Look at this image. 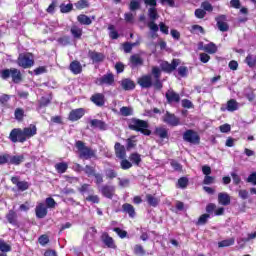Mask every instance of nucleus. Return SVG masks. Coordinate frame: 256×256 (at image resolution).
<instances>
[{"label": "nucleus", "mask_w": 256, "mask_h": 256, "mask_svg": "<svg viewBox=\"0 0 256 256\" xmlns=\"http://www.w3.org/2000/svg\"><path fill=\"white\" fill-rule=\"evenodd\" d=\"M84 115H85V109L77 108L72 110L69 113L68 119L69 121L75 122V121H79V119H81Z\"/></svg>", "instance_id": "22"}, {"label": "nucleus", "mask_w": 256, "mask_h": 256, "mask_svg": "<svg viewBox=\"0 0 256 256\" xmlns=\"http://www.w3.org/2000/svg\"><path fill=\"white\" fill-rule=\"evenodd\" d=\"M93 177H94V183L99 189V187H101V185H103L105 181V179L103 178V174L96 172Z\"/></svg>", "instance_id": "45"}, {"label": "nucleus", "mask_w": 256, "mask_h": 256, "mask_svg": "<svg viewBox=\"0 0 256 256\" xmlns=\"http://www.w3.org/2000/svg\"><path fill=\"white\" fill-rule=\"evenodd\" d=\"M16 121H23L25 119V110L23 108H16L14 111Z\"/></svg>", "instance_id": "42"}, {"label": "nucleus", "mask_w": 256, "mask_h": 256, "mask_svg": "<svg viewBox=\"0 0 256 256\" xmlns=\"http://www.w3.org/2000/svg\"><path fill=\"white\" fill-rule=\"evenodd\" d=\"M153 135L155 137H158L160 141H169V129H167L165 126H157L155 127L153 131Z\"/></svg>", "instance_id": "14"}, {"label": "nucleus", "mask_w": 256, "mask_h": 256, "mask_svg": "<svg viewBox=\"0 0 256 256\" xmlns=\"http://www.w3.org/2000/svg\"><path fill=\"white\" fill-rule=\"evenodd\" d=\"M0 77L4 81L7 79H12L16 85L23 81V74H21V70L17 68H6L0 71Z\"/></svg>", "instance_id": "4"}, {"label": "nucleus", "mask_w": 256, "mask_h": 256, "mask_svg": "<svg viewBox=\"0 0 256 256\" xmlns=\"http://www.w3.org/2000/svg\"><path fill=\"white\" fill-rule=\"evenodd\" d=\"M187 185H189V179L187 177H181L178 179V186L180 189H186Z\"/></svg>", "instance_id": "54"}, {"label": "nucleus", "mask_w": 256, "mask_h": 256, "mask_svg": "<svg viewBox=\"0 0 256 256\" xmlns=\"http://www.w3.org/2000/svg\"><path fill=\"white\" fill-rule=\"evenodd\" d=\"M108 31L109 38L112 39V41H115L121 37V35H119V31H117V28L113 24L108 25Z\"/></svg>", "instance_id": "32"}, {"label": "nucleus", "mask_w": 256, "mask_h": 256, "mask_svg": "<svg viewBox=\"0 0 256 256\" xmlns=\"http://www.w3.org/2000/svg\"><path fill=\"white\" fill-rule=\"evenodd\" d=\"M12 250L11 245H9L5 240L0 239V251L1 253H10Z\"/></svg>", "instance_id": "46"}, {"label": "nucleus", "mask_w": 256, "mask_h": 256, "mask_svg": "<svg viewBox=\"0 0 256 256\" xmlns=\"http://www.w3.org/2000/svg\"><path fill=\"white\" fill-rule=\"evenodd\" d=\"M60 11L61 13H71V11H73V4L69 3V4H62L60 5Z\"/></svg>", "instance_id": "53"}, {"label": "nucleus", "mask_w": 256, "mask_h": 256, "mask_svg": "<svg viewBox=\"0 0 256 256\" xmlns=\"http://www.w3.org/2000/svg\"><path fill=\"white\" fill-rule=\"evenodd\" d=\"M35 213L37 219H45L48 213L47 206L45 205V203H39L35 208Z\"/></svg>", "instance_id": "23"}, {"label": "nucleus", "mask_w": 256, "mask_h": 256, "mask_svg": "<svg viewBox=\"0 0 256 256\" xmlns=\"http://www.w3.org/2000/svg\"><path fill=\"white\" fill-rule=\"evenodd\" d=\"M101 241L106 247H108V249H117V244H115L113 237L109 236V233L103 232L101 235Z\"/></svg>", "instance_id": "17"}, {"label": "nucleus", "mask_w": 256, "mask_h": 256, "mask_svg": "<svg viewBox=\"0 0 256 256\" xmlns=\"http://www.w3.org/2000/svg\"><path fill=\"white\" fill-rule=\"evenodd\" d=\"M99 193L106 199H113L115 197V186L105 184L98 188Z\"/></svg>", "instance_id": "12"}, {"label": "nucleus", "mask_w": 256, "mask_h": 256, "mask_svg": "<svg viewBox=\"0 0 256 256\" xmlns=\"http://www.w3.org/2000/svg\"><path fill=\"white\" fill-rule=\"evenodd\" d=\"M162 122L169 127H179V125H181V118L169 111H166L162 116Z\"/></svg>", "instance_id": "9"}, {"label": "nucleus", "mask_w": 256, "mask_h": 256, "mask_svg": "<svg viewBox=\"0 0 256 256\" xmlns=\"http://www.w3.org/2000/svg\"><path fill=\"white\" fill-rule=\"evenodd\" d=\"M38 243L42 245V247H45L49 243V236L47 234L41 235L38 238Z\"/></svg>", "instance_id": "57"}, {"label": "nucleus", "mask_w": 256, "mask_h": 256, "mask_svg": "<svg viewBox=\"0 0 256 256\" xmlns=\"http://www.w3.org/2000/svg\"><path fill=\"white\" fill-rule=\"evenodd\" d=\"M25 161V155H11L9 153L0 154V165H14L19 167Z\"/></svg>", "instance_id": "5"}, {"label": "nucleus", "mask_w": 256, "mask_h": 256, "mask_svg": "<svg viewBox=\"0 0 256 256\" xmlns=\"http://www.w3.org/2000/svg\"><path fill=\"white\" fill-rule=\"evenodd\" d=\"M247 183H252V185H256V172H253L248 176Z\"/></svg>", "instance_id": "64"}, {"label": "nucleus", "mask_w": 256, "mask_h": 256, "mask_svg": "<svg viewBox=\"0 0 256 256\" xmlns=\"http://www.w3.org/2000/svg\"><path fill=\"white\" fill-rule=\"evenodd\" d=\"M146 201L149 205V207H159V203H161V200L152 194H146Z\"/></svg>", "instance_id": "31"}, {"label": "nucleus", "mask_w": 256, "mask_h": 256, "mask_svg": "<svg viewBox=\"0 0 256 256\" xmlns=\"http://www.w3.org/2000/svg\"><path fill=\"white\" fill-rule=\"evenodd\" d=\"M194 15L197 19H204L207 15V12H205L204 9L198 8L195 10Z\"/></svg>", "instance_id": "56"}, {"label": "nucleus", "mask_w": 256, "mask_h": 256, "mask_svg": "<svg viewBox=\"0 0 256 256\" xmlns=\"http://www.w3.org/2000/svg\"><path fill=\"white\" fill-rule=\"evenodd\" d=\"M231 245H235V238H229L218 242V247L220 248L231 247Z\"/></svg>", "instance_id": "49"}, {"label": "nucleus", "mask_w": 256, "mask_h": 256, "mask_svg": "<svg viewBox=\"0 0 256 256\" xmlns=\"http://www.w3.org/2000/svg\"><path fill=\"white\" fill-rule=\"evenodd\" d=\"M83 171L87 175V177H94L95 174L97 173V170L95 169V167L91 165H86Z\"/></svg>", "instance_id": "48"}, {"label": "nucleus", "mask_w": 256, "mask_h": 256, "mask_svg": "<svg viewBox=\"0 0 256 256\" xmlns=\"http://www.w3.org/2000/svg\"><path fill=\"white\" fill-rule=\"evenodd\" d=\"M35 135H37V126L35 124H30L23 129L13 128L10 131L8 139L11 143H25L27 139H31V137H35Z\"/></svg>", "instance_id": "2"}, {"label": "nucleus", "mask_w": 256, "mask_h": 256, "mask_svg": "<svg viewBox=\"0 0 256 256\" xmlns=\"http://www.w3.org/2000/svg\"><path fill=\"white\" fill-rule=\"evenodd\" d=\"M54 167L57 173L63 175V173H67V170L69 169V164H67V162H59L56 163Z\"/></svg>", "instance_id": "33"}, {"label": "nucleus", "mask_w": 256, "mask_h": 256, "mask_svg": "<svg viewBox=\"0 0 256 256\" xmlns=\"http://www.w3.org/2000/svg\"><path fill=\"white\" fill-rule=\"evenodd\" d=\"M120 167L123 171H127L133 167V163L126 158L121 159Z\"/></svg>", "instance_id": "43"}, {"label": "nucleus", "mask_w": 256, "mask_h": 256, "mask_svg": "<svg viewBox=\"0 0 256 256\" xmlns=\"http://www.w3.org/2000/svg\"><path fill=\"white\" fill-rule=\"evenodd\" d=\"M217 209V205L215 203H209L206 206V215H211L212 213H215V210Z\"/></svg>", "instance_id": "59"}, {"label": "nucleus", "mask_w": 256, "mask_h": 256, "mask_svg": "<svg viewBox=\"0 0 256 256\" xmlns=\"http://www.w3.org/2000/svg\"><path fill=\"white\" fill-rule=\"evenodd\" d=\"M120 113L121 115H123V117H129V115H131L132 110L131 108L124 106L122 108H120Z\"/></svg>", "instance_id": "63"}, {"label": "nucleus", "mask_w": 256, "mask_h": 256, "mask_svg": "<svg viewBox=\"0 0 256 256\" xmlns=\"http://www.w3.org/2000/svg\"><path fill=\"white\" fill-rule=\"evenodd\" d=\"M69 70L73 75H80V73H83V66L81 65V62L73 60L69 65Z\"/></svg>", "instance_id": "25"}, {"label": "nucleus", "mask_w": 256, "mask_h": 256, "mask_svg": "<svg viewBox=\"0 0 256 256\" xmlns=\"http://www.w3.org/2000/svg\"><path fill=\"white\" fill-rule=\"evenodd\" d=\"M129 160H130V163H132V165H136L137 167H139L142 161L141 154L137 152L131 153L129 156Z\"/></svg>", "instance_id": "35"}, {"label": "nucleus", "mask_w": 256, "mask_h": 256, "mask_svg": "<svg viewBox=\"0 0 256 256\" xmlns=\"http://www.w3.org/2000/svg\"><path fill=\"white\" fill-rule=\"evenodd\" d=\"M88 57L92 63H103V61H105V54L95 50H89Z\"/></svg>", "instance_id": "18"}, {"label": "nucleus", "mask_w": 256, "mask_h": 256, "mask_svg": "<svg viewBox=\"0 0 256 256\" xmlns=\"http://www.w3.org/2000/svg\"><path fill=\"white\" fill-rule=\"evenodd\" d=\"M122 212L126 213L130 219H135L137 215V212H135V207L129 203H124L122 205Z\"/></svg>", "instance_id": "24"}, {"label": "nucleus", "mask_w": 256, "mask_h": 256, "mask_svg": "<svg viewBox=\"0 0 256 256\" xmlns=\"http://www.w3.org/2000/svg\"><path fill=\"white\" fill-rule=\"evenodd\" d=\"M90 101L96 105V107H105V94L95 93L90 97Z\"/></svg>", "instance_id": "20"}, {"label": "nucleus", "mask_w": 256, "mask_h": 256, "mask_svg": "<svg viewBox=\"0 0 256 256\" xmlns=\"http://www.w3.org/2000/svg\"><path fill=\"white\" fill-rule=\"evenodd\" d=\"M218 203L219 205H223L227 207V205H231V196L225 192H220L218 194Z\"/></svg>", "instance_id": "27"}, {"label": "nucleus", "mask_w": 256, "mask_h": 256, "mask_svg": "<svg viewBox=\"0 0 256 256\" xmlns=\"http://www.w3.org/2000/svg\"><path fill=\"white\" fill-rule=\"evenodd\" d=\"M70 32L74 39H81L83 37V29L79 28V26H72Z\"/></svg>", "instance_id": "36"}, {"label": "nucleus", "mask_w": 256, "mask_h": 256, "mask_svg": "<svg viewBox=\"0 0 256 256\" xmlns=\"http://www.w3.org/2000/svg\"><path fill=\"white\" fill-rule=\"evenodd\" d=\"M78 191L80 194L85 195L87 193L91 194V193H95V190H93V188H91L90 184L84 183L82 184L79 188Z\"/></svg>", "instance_id": "37"}, {"label": "nucleus", "mask_w": 256, "mask_h": 256, "mask_svg": "<svg viewBox=\"0 0 256 256\" xmlns=\"http://www.w3.org/2000/svg\"><path fill=\"white\" fill-rule=\"evenodd\" d=\"M130 64L132 69H135V67H141V65H143V58H141L139 54H133L130 56Z\"/></svg>", "instance_id": "29"}, {"label": "nucleus", "mask_w": 256, "mask_h": 256, "mask_svg": "<svg viewBox=\"0 0 256 256\" xmlns=\"http://www.w3.org/2000/svg\"><path fill=\"white\" fill-rule=\"evenodd\" d=\"M113 231H114V233H117V235L120 237V239H125V237H127V231H125L119 227L113 228Z\"/></svg>", "instance_id": "58"}, {"label": "nucleus", "mask_w": 256, "mask_h": 256, "mask_svg": "<svg viewBox=\"0 0 256 256\" xmlns=\"http://www.w3.org/2000/svg\"><path fill=\"white\" fill-rule=\"evenodd\" d=\"M18 67L22 69H31L35 65V60L33 59V53H22L19 54L17 59Z\"/></svg>", "instance_id": "7"}, {"label": "nucleus", "mask_w": 256, "mask_h": 256, "mask_svg": "<svg viewBox=\"0 0 256 256\" xmlns=\"http://www.w3.org/2000/svg\"><path fill=\"white\" fill-rule=\"evenodd\" d=\"M216 25L222 33L229 31V24L227 23V15L221 14L215 17Z\"/></svg>", "instance_id": "13"}, {"label": "nucleus", "mask_w": 256, "mask_h": 256, "mask_svg": "<svg viewBox=\"0 0 256 256\" xmlns=\"http://www.w3.org/2000/svg\"><path fill=\"white\" fill-rule=\"evenodd\" d=\"M148 17L150 19V22H148V27L150 31H153V33H157V31H159V25L155 23V20L159 19V12H157L156 7H150L148 9Z\"/></svg>", "instance_id": "8"}, {"label": "nucleus", "mask_w": 256, "mask_h": 256, "mask_svg": "<svg viewBox=\"0 0 256 256\" xmlns=\"http://www.w3.org/2000/svg\"><path fill=\"white\" fill-rule=\"evenodd\" d=\"M85 201L94 205H99V203H101V198L99 195L91 193L85 198Z\"/></svg>", "instance_id": "39"}, {"label": "nucleus", "mask_w": 256, "mask_h": 256, "mask_svg": "<svg viewBox=\"0 0 256 256\" xmlns=\"http://www.w3.org/2000/svg\"><path fill=\"white\" fill-rule=\"evenodd\" d=\"M77 21L80 25H91V23H93V20H91V18L85 14L78 15Z\"/></svg>", "instance_id": "38"}, {"label": "nucleus", "mask_w": 256, "mask_h": 256, "mask_svg": "<svg viewBox=\"0 0 256 256\" xmlns=\"http://www.w3.org/2000/svg\"><path fill=\"white\" fill-rule=\"evenodd\" d=\"M10 100H11V95L9 94H2L0 96V104L2 105V107H7V103H9Z\"/></svg>", "instance_id": "52"}, {"label": "nucleus", "mask_w": 256, "mask_h": 256, "mask_svg": "<svg viewBox=\"0 0 256 256\" xmlns=\"http://www.w3.org/2000/svg\"><path fill=\"white\" fill-rule=\"evenodd\" d=\"M209 219H211V215L210 214H202L200 215V217L198 218L196 225H207V223L209 222Z\"/></svg>", "instance_id": "41"}, {"label": "nucleus", "mask_w": 256, "mask_h": 256, "mask_svg": "<svg viewBox=\"0 0 256 256\" xmlns=\"http://www.w3.org/2000/svg\"><path fill=\"white\" fill-rule=\"evenodd\" d=\"M168 105H173V103H180L181 96L179 93L175 92L173 89L167 90L165 94Z\"/></svg>", "instance_id": "15"}, {"label": "nucleus", "mask_w": 256, "mask_h": 256, "mask_svg": "<svg viewBox=\"0 0 256 256\" xmlns=\"http://www.w3.org/2000/svg\"><path fill=\"white\" fill-rule=\"evenodd\" d=\"M205 53H209V55H215L217 53V45L215 43L210 42L204 46Z\"/></svg>", "instance_id": "40"}, {"label": "nucleus", "mask_w": 256, "mask_h": 256, "mask_svg": "<svg viewBox=\"0 0 256 256\" xmlns=\"http://www.w3.org/2000/svg\"><path fill=\"white\" fill-rule=\"evenodd\" d=\"M115 156L117 159H125L127 157V149L123 144L116 142L114 145Z\"/></svg>", "instance_id": "21"}, {"label": "nucleus", "mask_w": 256, "mask_h": 256, "mask_svg": "<svg viewBox=\"0 0 256 256\" xmlns=\"http://www.w3.org/2000/svg\"><path fill=\"white\" fill-rule=\"evenodd\" d=\"M183 140L192 145H199L201 143V136L195 130L188 129L183 133Z\"/></svg>", "instance_id": "10"}, {"label": "nucleus", "mask_w": 256, "mask_h": 256, "mask_svg": "<svg viewBox=\"0 0 256 256\" xmlns=\"http://www.w3.org/2000/svg\"><path fill=\"white\" fill-rule=\"evenodd\" d=\"M180 63L181 60L175 58L172 59L171 63L168 61H163L160 64L161 69L157 66H153L151 74L141 76L138 78L137 83L141 89H151V87H154L156 91H161V89H163V82H161V71L171 74L173 71L177 70Z\"/></svg>", "instance_id": "1"}, {"label": "nucleus", "mask_w": 256, "mask_h": 256, "mask_svg": "<svg viewBox=\"0 0 256 256\" xmlns=\"http://www.w3.org/2000/svg\"><path fill=\"white\" fill-rule=\"evenodd\" d=\"M90 126L93 129H99L100 131H107V124L103 120L92 119L90 120Z\"/></svg>", "instance_id": "26"}, {"label": "nucleus", "mask_w": 256, "mask_h": 256, "mask_svg": "<svg viewBox=\"0 0 256 256\" xmlns=\"http://www.w3.org/2000/svg\"><path fill=\"white\" fill-rule=\"evenodd\" d=\"M141 1H144L146 7H157V0H130V11H139L141 9Z\"/></svg>", "instance_id": "11"}, {"label": "nucleus", "mask_w": 256, "mask_h": 256, "mask_svg": "<svg viewBox=\"0 0 256 256\" xmlns=\"http://www.w3.org/2000/svg\"><path fill=\"white\" fill-rule=\"evenodd\" d=\"M75 147L79 152L80 159L89 160V159H93V157H95V151L93 149H91V147L86 146L85 142L78 140L75 143Z\"/></svg>", "instance_id": "6"}, {"label": "nucleus", "mask_w": 256, "mask_h": 256, "mask_svg": "<svg viewBox=\"0 0 256 256\" xmlns=\"http://www.w3.org/2000/svg\"><path fill=\"white\" fill-rule=\"evenodd\" d=\"M178 75L180 77H187V75H189V68H187V66H180L178 68Z\"/></svg>", "instance_id": "55"}, {"label": "nucleus", "mask_w": 256, "mask_h": 256, "mask_svg": "<svg viewBox=\"0 0 256 256\" xmlns=\"http://www.w3.org/2000/svg\"><path fill=\"white\" fill-rule=\"evenodd\" d=\"M226 109L230 113H233L234 111H237V109H239V103L235 99H230L227 101Z\"/></svg>", "instance_id": "34"}, {"label": "nucleus", "mask_w": 256, "mask_h": 256, "mask_svg": "<svg viewBox=\"0 0 256 256\" xmlns=\"http://www.w3.org/2000/svg\"><path fill=\"white\" fill-rule=\"evenodd\" d=\"M75 8L78 11H81L83 9H87V7H89V1L87 0H79L74 4Z\"/></svg>", "instance_id": "47"}, {"label": "nucleus", "mask_w": 256, "mask_h": 256, "mask_svg": "<svg viewBox=\"0 0 256 256\" xmlns=\"http://www.w3.org/2000/svg\"><path fill=\"white\" fill-rule=\"evenodd\" d=\"M6 219L10 225H14L15 227L19 225V222L17 221V212H15V210H9V212L6 214Z\"/></svg>", "instance_id": "28"}, {"label": "nucleus", "mask_w": 256, "mask_h": 256, "mask_svg": "<svg viewBox=\"0 0 256 256\" xmlns=\"http://www.w3.org/2000/svg\"><path fill=\"white\" fill-rule=\"evenodd\" d=\"M97 83L98 85L111 86L115 83V75H113L111 72L104 74L102 77L97 79Z\"/></svg>", "instance_id": "16"}, {"label": "nucleus", "mask_w": 256, "mask_h": 256, "mask_svg": "<svg viewBox=\"0 0 256 256\" xmlns=\"http://www.w3.org/2000/svg\"><path fill=\"white\" fill-rule=\"evenodd\" d=\"M50 103H51V100L49 98L42 96L39 101V106L47 107L48 105H50Z\"/></svg>", "instance_id": "62"}, {"label": "nucleus", "mask_w": 256, "mask_h": 256, "mask_svg": "<svg viewBox=\"0 0 256 256\" xmlns=\"http://www.w3.org/2000/svg\"><path fill=\"white\" fill-rule=\"evenodd\" d=\"M130 131H136L141 133L145 137L151 136V130H149V122L138 118H132L128 124Z\"/></svg>", "instance_id": "3"}, {"label": "nucleus", "mask_w": 256, "mask_h": 256, "mask_svg": "<svg viewBox=\"0 0 256 256\" xmlns=\"http://www.w3.org/2000/svg\"><path fill=\"white\" fill-rule=\"evenodd\" d=\"M190 33H193V34L201 33L202 35H205V29L201 25L194 24L190 29Z\"/></svg>", "instance_id": "50"}, {"label": "nucleus", "mask_w": 256, "mask_h": 256, "mask_svg": "<svg viewBox=\"0 0 256 256\" xmlns=\"http://www.w3.org/2000/svg\"><path fill=\"white\" fill-rule=\"evenodd\" d=\"M244 62L246 63V65H248V67L253 69V67L256 66V55H255V57H253L252 54H248L246 56Z\"/></svg>", "instance_id": "44"}, {"label": "nucleus", "mask_w": 256, "mask_h": 256, "mask_svg": "<svg viewBox=\"0 0 256 256\" xmlns=\"http://www.w3.org/2000/svg\"><path fill=\"white\" fill-rule=\"evenodd\" d=\"M105 175H106V179L113 181V179H116V177H117V171H115L112 168H109L105 171Z\"/></svg>", "instance_id": "51"}, {"label": "nucleus", "mask_w": 256, "mask_h": 256, "mask_svg": "<svg viewBox=\"0 0 256 256\" xmlns=\"http://www.w3.org/2000/svg\"><path fill=\"white\" fill-rule=\"evenodd\" d=\"M11 183H13V185H16L18 191H27V189H29L30 184L27 181H20L19 180V176H13L11 177Z\"/></svg>", "instance_id": "19"}, {"label": "nucleus", "mask_w": 256, "mask_h": 256, "mask_svg": "<svg viewBox=\"0 0 256 256\" xmlns=\"http://www.w3.org/2000/svg\"><path fill=\"white\" fill-rule=\"evenodd\" d=\"M201 7L205 12L208 11V13H211L213 11V5H211V3L208 1L202 2Z\"/></svg>", "instance_id": "60"}, {"label": "nucleus", "mask_w": 256, "mask_h": 256, "mask_svg": "<svg viewBox=\"0 0 256 256\" xmlns=\"http://www.w3.org/2000/svg\"><path fill=\"white\" fill-rule=\"evenodd\" d=\"M121 87L124 91H133L135 89V82L129 78H125L121 81Z\"/></svg>", "instance_id": "30"}, {"label": "nucleus", "mask_w": 256, "mask_h": 256, "mask_svg": "<svg viewBox=\"0 0 256 256\" xmlns=\"http://www.w3.org/2000/svg\"><path fill=\"white\" fill-rule=\"evenodd\" d=\"M55 205H57V202H55V199L52 197L46 198V207L48 209H55Z\"/></svg>", "instance_id": "61"}]
</instances>
